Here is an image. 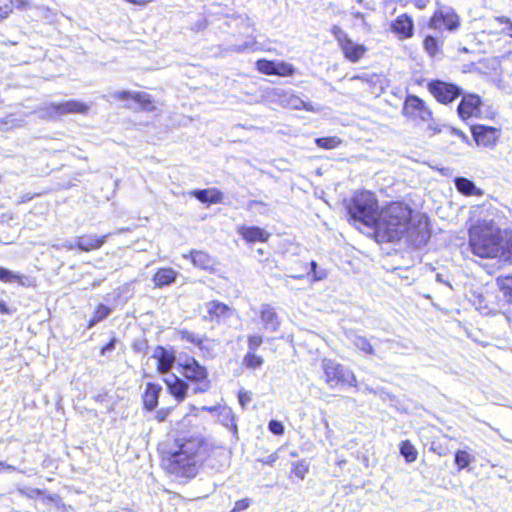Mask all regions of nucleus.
Returning <instances> with one entry per match:
<instances>
[{"label":"nucleus","mask_w":512,"mask_h":512,"mask_svg":"<svg viewBox=\"0 0 512 512\" xmlns=\"http://www.w3.org/2000/svg\"><path fill=\"white\" fill-rule=\"evenodd\" d=\"M412 210L406 204L394 202L382 209L377 217L374 228L383 233L389 241L399 240L407 234L416 246L425 245L430 238L428 223L419 221L413 228L411 221Z\"/></svg>","instance_id":"nucleus-1"},{"label":"nucleus","mask_w":512,"mask_h":512,"mask_svg":"<svg viewBox=\"0 0 512 512\" xmlns=\"http://www.w3.org/2000/svg\"><path fill=\"white\" fill-rule=\"evenodd\" d=\"M199 448L200 442L196 439L177 440L172 448L163 452L162 465L176 478H194L198 473Z\"/></svg>","instance_id":"nucleus-2"},{"label":"nucleus","mask_w":512,"mask_h":512,"mask_svg":"<svg viewBox=\"0 0 512 512\" xmlns=\"http://www.w3.org/2000/svg\"><path fill=\"white\" fill-rule=\"evenodd\" d=\"M501 229L493 219H478L469 228V246L480 258H497L501 252Z\"/></svg>","instance_id":"nucleus-3"},{"label":"nucleus","mask_w":512,"mask_h":512,"mask_svg":"<svg viewBox=\"0 0 512 512\" xmlns=\"http://www.w3.org/2000/svg\"><path fill=\"white\" fill-rule=\"evenodd\" d=\"M347 211L354 221L374 227L379 214L378 201L372 192L358 191L347 204Z\"/></svg>","instance_id":"nucleus-4"},{"label":"nucleus","mask_w":512,"mask_h":512,"mask_svg":"<svg viewBox=\"0 0 512 512\" xmlns=\"http://www.w3.org/2000/svg\"><path fill=\"white\" fill-rule=\"evenodd\" d=\"M89 106L78 100H68L62 103H46L37 109L41 119L56 120L68 114H87Z\"/></svg>","instance_id":"nucleus-5"},{"label":"nucleus","mask_w":512,"mask_h":512,"mask_svg":"<svg viewBox=\"0 0 512 512\" xmlns=\"http://www.w3.org/2000/svg\"><path fill=\"white\" fill-rule=\"evenodd\" d=\"M322 369L325 375V382L330 388L337 385L357 386V379L354 373L334 360L324 359Z\"/></svg>","instance_id":"nucleus-6"},{"label":"nucleus","mask_w":512,"mask_h":512,"mask_svg":"<svg viewBox=\"0 0 512 512\" xmlns=\"http://www.w3.org/2000/svg\"><path fill=\"white\" fill-rule=\"evenodd\" d=\"M182 367L184 377L196 383L194 393H203L209 390L210 382L207 380V370L200 365L194 358H187L184 363L179 364Z\"/></svg>","instance_id":"nucleus-7"},{"label":"nucleus","mask_w":512,"mask_h":512,"mask_svg":"<svg viewBox=\"0 0 512 512\" xmlns=\"http://www.w3.org/2000/svg\"><path fill=\"white\" fill-rule=\"evenodd\" d=\"M331 33L335 37L345 58L349 61L356 63L364 56L367 50L366 47L355 43L341 27L334 25L331 29Z\"/></svg>","instance_id":"nucleus-8"},{"label":"nucleus","mask_w":512,"mask_h":512,"mask_svg":"<svg viewBox=\"0 0 512 512\" xmlns=\"http://www.w3.org/2000/svg\"><path fill=\"white\" fill-rule=\"evenodd\" d=\"M428 89L437 101L443 104H449L462 95V89L460 87L440 80L430 82Z\"/></svg>","instance_id":"nucleus-9"},{"label":"nucleus","mask_w":512,"mask_h":512,"mask_svg":"<svg viewBox=\"0 0 512 512\" xmlns=\"http://www.w3.org/2000/svg\"><path fill=\"white\" fill-rule=\"evenodd\" d=\"M442 25L449 31H454L459 27V17L452 8L436 10L431 17L429 22L430 28L440 29Z\"/></svg>","instance_id":"nucleus-10"},{"label":"nucleus","mask_w":512,"mask_h":512,"mask_svg":"<svg viewBox=\"0 0 512 512\" xmlns=\"http://www.w3.org/2000/svg\"><path fill=\"white\" fill-rule=\"evenodd\" d=\"M256 67L259 72L266 75H278V76H291L294 74V67L284 61H270L266 59H260L256 62Z\"/></svg>","instance_id":"nucleus-11"},{"label":"nucleus","mask_w":512,"mask_h":512,"mask_svg":"<svg viewBox=\"0 0 512 512\" xmlns=\"http://www.w3.org/2000/svg\"><path fill=\"white\" fill-rule=\"evenodd\" d=\"M471 131L476 144L483 147H494L500 136L498 129L485 125H474Z\"/></svg>","instance_id":"nucleus-12"},{"label":"nucleus","mask_w":512,"mask_h":512,"mask_svg":"<svg viewBox=\"0 0 512 512\" xmlns=\"http://www.w3.org/2000/svg\"><path fill=\"white\" fill-rule=\"evenodd\" d=\"M481 98L476 94L463 95L457 113L462 120L480 114Z\"/></svg>","instance_id":"nucleus-13"},{"label":"nucleus","mask_w":512,"mask_h":512,"mask_svg":"<svg viewBox=\"0 0 512 512\" xmlns=\"http://www.w3.org/2000/svg\"><path fill=\"white\" fill-rule=\"evenodd\" d=\"M279 102L283 107L295 109V110H306L309 112H319L320 107H314L310 102L302 100L299 96L292 92L282 91L278 94Z\"/></svg>","instance_id":"nucleus-14"},{"label":"nucleus","mask_w":512,"mask_h":512,"mask_svg":"<svg viewBox=\"0 0 512 512\" xmlns=\"http://www.w3.org/2000/svg\"><path fill=\"white\" fill-rule=\"evenodd\" d=\"M405 110L413 117H418L423 121H428L432 116V113L425 105V102L414 95L407 97L405 101Z\"/></svg>","instance_id":"nucleus-15"},{"label":"nucleus","mask_w":512,"mask_h":512,"mask_svg":"<svg viewBox=\"0 0 512 512\" xmlns=\"http://www.w3.org/2000/svg\"><path fill=\"white\" fill-rule=\"evenodd\" d=\"M112 97L125 101L127 99H133L136 103L140 104L141 108L146 111L154 110V106L152 104L150 95L144 92H135L131 93L128 91H117L112 94Z\"/></svg>","instance_id":"nucleus-16"},{"label":"nucleus","mask_w":512,"mask_h":512,"mask_svg":"<svg viewBox=\"0 0 512 512\" xmlns=\"http://www.w3.org/2000/svg\"><path fill=\"white\" fill-rule=\"evenodd\" d=\"M260 319L263 328L269 332H276L280 327V319L274 307L270 304L261 305Z\"/></svg>","instance_id":"nucleus-17"},{"label":"nucleus","mask_w":512,"mask_h":512,"mask_svg":"<svg viewBox=\"0 0 512 512\" xmlns=\"http://www.w3.org/2000/svg\"><path fill=\"white\" fill-rule=\"evenodd\" d=\"M112 234L113 233H108L101 237H99L95 234L79 236L76 241V246L78 249H80L81 251H84V252L97 250L104 245L107 238L109 236H111Z\"/></svg>","instance_id":"nucleus-18"},{"label":"nucleus","mask_w":512,"mask_h":512,"mask_svg":"<svg viewBox=\"0 0 512 512\" xmlns=\"http://www.w3.org/2000/svg\"><path fill=\"white\" fill-rule=\"evenodd\" d=\"M164 382L167 385L170 394L173 395L178 402L185 399L188 384L184 380L174 374H170L164 378Z\"/></svg>","instance_id":"nucleus-19"},{"label":"nucleus","mask_w":512,"mask_h":512,"mask_svg":"<svg viewBox=\"0 0 512 512\" xmlns=\"http://www.w3.org/2000/svg\"><path fill=\"white\" fill-rule=\"evenodd\" d=\"M391 29L401 39L410 38L413 36V20L407 14H402L392 22Z\"/></svg>","instance_id":"nucleus-20"},{"label":"nucleus","mask_w":512,"mask_h":512,"mask_svg":"<svg viewBox=\"0 0 512 512\" xmlns=\"http://www.w3.org/2000/svg\"><path fill=\"white\" fill-rule=\"evenodd\" d=\"M207 315L204 316L205 320L219 321L220 319L228 318L232 315V309L220 301H210L206 303Z\"/></svg>","instance_id":"nucleus-21"},{"label":"nucleus","mask_w":512,"mask_h":512,"mask_svg":"<svg viewBox=\"0 0 512 512\" xmlns=\"http://www.w3.org/2000/svg\"><path fill=\"white\" fill-rule=\"evenodd\" d=\"M153 358L157 359V369L162 374L168 373L175 362V356L161 346L156 347Z\"/></svg>","instance_id":"nucleus-22"},{"label":"nucleus","mask_w":512,"mask_h":512,"mask_svg":"<svg viewBox=\"0 0 512 512\" xmlns=\"http://www.w3.org/2000/svg\"><path fill=\"white\" fill-rule=\"evenodd\" d=\"M238 233L248 242H267L270 234L264 229L256 226H241Z\"/></svg>","instance_id":"nucleus-23"},{"label":"nucleus","mask_w":512,"mask_h":512,"mask_svg":"<svg viewBox=\"0 0 512 512\" xmlns=\"http://www.w3.org/2000/svg\"><path fill=\"white\" fill-rule=\"evenodd\" d=\"M346 338L354 345L355 348L361 352L369 355H375V350L370 341L362 335H359L354 330H348L345 332Z\"/></svg>","instance_id":"nucleus-24"},{"label":"nucleus","mask_w":512,"mask_h":512,"mask_svg":"<svg viewBox=\"0 0 512 512\" xmlns=\"http://www.w3.org/2000/svg\"><path fill=\"white\" fill-rule=\"evenodd\" d=\"M162 388L160 385L148 383L143 395V404L147 410H153L158 405L159 394Z\"/></svg>","instance_id":"nucleus-25"},{"label":"nucleus","mask_w":512,"mask_h":512,"mask_svg":"<svg viewBox=\"0 0 512 512\" xmlns=\"http://www.w3.org/2000/svg\"><path fill=\"white\" fill-rule=\"evenodd\" d=\"M456 189L465 196H482L484 193L480 188H477L473 181L465 177H456L454 180Z\"/></svg>","instance_id":"nucleus-26"},{"label":"nucleus","mask_w":512,"mask_h":512,"mask_svg":"<svg viewBox=\"0 0 512 512\" xmlns=\"http://www.w3.org/2000/svg\"><path fill=\"white\" fill-rule=\"evenodd\" d=\"M218 421L224 425L228 430L232 431L234 435L237 434V424L235 420V415L232 409L228 406H222L218 409L217 413Z\"/></svg>","instance_id":"nucleus-27"},{"label":"nucleus","mask_w":512,"mask_h":512,"mask_svg":"<svg viewBox=\"0 0 512 512\" xmlns=\"http://www.w3.org/2000/svg\"><path fill=\"white\" fill-rule=\"evenodd\" d=\"M191 194L202 203L212 204L221 202L223 197V194L217 189L194 190Z\"/></svg>","instance_id":"nucleus-28"},{"label":"nucleus","mask_w":512,"mask_h":512,"mask_svg":"<svg viewBox=\"0 0 512 512\" xmlns=\"http://www.w3.org/2000/svg\"><path fill=\"white\" fill-rule=\"evenodd\" d=\"M190 257L194 266L204 270H210L215 265L214 258L204 251H191Z\"/></svg>","instance_id":"nucleus-29"},{"label":"nucleus","mask_w":512,"mask_h":512,"mask_svg":"<svg viewBox=\"0 0 512 512\" xmlns=\"http://www.w3.org/2000/svg\"><path fill=\"white\" fill-rule=\"evenodd\" d=\"M176 277L177 273L172 268H161L155 273L153 281L156 286L163 287L172 284Z\"/></svg>","instance_id":"nucleus-30"},{"label":"nucleus","mask_w":512,"mask_h":512,"mask_svg":"<svg viewBox=\"0 0 512 512\" xmlns=\"http://www.w3.org/2000/svg\"><path fill=\"white\" fill-rule=\"evenodd\" d=\"M399 451L407 463L416 461L418 457L417 449L409 440H404L400 443Z\"/></svg>","instance_id":"nucleus-31"},{"label":"nucleus","mask_w":512,"mask_h":512,"mask_svg":"<svg viewBox=\"0 0 512 512\" xmlns=\"http://www.w3.org/2000/svg\"><path fill=\"white\" fill-rule=\"evenodd\" d=\"M27 277L21 276L11 270L0 267V281L5 283L18 282L20 285H26Z\"/></svg>","instance_id":"nucleus-32"},{"label":"nucleus","mask_w":512,"mask_h":512,"mask_svg":"<svg viewBox=\"0 0 512 512\" xmlns=\"http://www.w3.org/2000/svg\"><path fill=\"white\" fill-rule=\"evenodd\" d=\"M497 258L503 261L512 260V235L506 237L501 235V252Z\"/></svg>","instance_id":"nucleus-33"},{"label":"nucleus","mask_w":512,"mask_h":512,"mask_svg":"<svg viewBox=\"0 0 512 512\" xmlns=\"http://www.w3.org/2000/svg\"><path fill=\"white\" fill-rule=\"evenodd\" d=\"M315 143L318 147L331 150L342 144V140L337 136L316 138Z\"/></svg>","instance_id":"nucleus-34"},{"label":"nucleus","mask_w":512,"mask_h":512,"mask_svg":"<svg viewBox=\"0 0 512 512\" xmlns=\"http://www.w3.org/2000/svg\"><path fill=\"white\" fill-rule=\"evenodd\" d=\"M455 464L459 470L467 468L471 462L474 461V457L465 450H457L455 452Z\"/></svg>","instance_id":"nucleus-35"},{"label":"nucleus","mask_w":512,"mask_h":512,"mask_svg":"<svg viewBox=\"0 0 512 512\" xmlns=\"http://www.w3.org/2000/svg\"><path fill=\"white\" fill-rule=\"evenodd\" d=\"M264 360L254 352H248L243 358V364L249 369H257L262 366Z\"/></svg>","instance_id":"nucleus-36"},{"label":"nucleus","mask_w":512,"mask_h":512,"mask_svg":"<svg viewBox=\"0 0 512 512\" xmlns=\"http://www.w3.org/2000/svg\"><path fill=\"white\" fill-rule=\"evenodd\" d=\"M497 283L505 295L512 297V274L499 277Z\"/></svg>","instance_id":"nucleus-37"},{"label":"nucleus","mask_w":512,"mask_h":512,"mask_svg":"<svg viewBox=\"0 0 512 512\" xmlns=\"http://www.w3.org/2000/svg\"><path fill=\"white\" fill-rule=\"evenodd\" d=\"M181 338L183 340H186L192 344H195L197 346H199L200 348H202V343H203V340H204V337L198 335V334H194L192 332H189L187 330H184V331H181Z\"/></svg>","instance_id":"nucleus-38"},{"label":"nucleus","mask_w":512,"mask_h":512,"mask_svg":"<svg viewBox=\"0 0 512 512\" xmlns=\"http://www.w3.org/2000/svg\"><path fill=\"white\" fill-rule=\"evenodd\" d=\"M255 44H256L255 38L250 36L248 38V40H246L243 44L230 46L228 48V51L241 53V52H244L246 50L252 49Z\"/></svg>","instance_id":"nucleus-39"},{"label":"nucleus","mask_w":512,"mask_h":512,"mask_svg":"<svg viewBox=\"0 0 512 512\" xmlns=\"http://www.w3.org/2000/svg\"><path fill=\"white\" fill-rule=\"evenodd\" d=\"M308 472V467L304 461H298L293 463L292 473L295 474L300 479H304L306 473Z\"/></svg>","instance_id":"nucleus-40"},{"label":"nucleus","mask_w":512,"mask_h":512,"mask_svg":"<svg viewBox=\"0 0 512 512\" xmlns=\"http://www.w3.org/2000/svg\"><path fill=\"white\" fill-rule=\"evenodd\" d=\"M109 314H110V309L107 306H105L103 304L99 305L97 310H96V312H95V316H94L90 326H92L96 322H99V321L103 320Z\"/></svg>","instance_id":"nucleus-41"},{"label":"nucleus","mask_w":512,"mask_h":512,"mask_svg":"<svg viewBox=\"0 0 512 512\" xmlns=\"http://www.w3.org/2000/svg\"><path fill=\"white\" fill-rule=\"evenodd\" d=\"M424 48L430 55H435L437 52V40L432 36H427L424 40Z\"/></svg>","instance_id":"nucleus-42"},{"label":"nucleus","mask_w":512,"mask_h":512,"mask_svg":"<svg viewBox=\"0 0 512 512\" xmlns=\"http://www.w3.org/2000/svg\"><path fill=\"white\" fill-rule=\"evenodd\" d=\"M263 342V339L260 335L254 334L250 335L247 339L248 343V352H254Z\"/></svg>","instance_id":"nucleus-43"},{"label":"nucleus","mask_w":512,"mask_h":512,"mask_svg":"<svg viewBox=\"0 0 512 512\" xmlns=\"http://www.w3.org/2000/svg\"><path fill=\"white\" fill-rule=\"evenodd\" d=\"M12 13V4L8 0H0V21L6 19Z\"/></svg>","instance_id":"nucleus-44"},{"label":"nucleus","mask_w":512,"mask_h":512,"mask_svg":"<svg viewBox=\"0 0 512 512\" xmlns=\"http://www.w3.org/2000/svg\"><path fill=\"white\" fill-rule=\"evenodd\" d=\"M495 20L501 24L507 25L502 30V33L512 38V21H511V19L506 16H499V17H496Z\"/></svg>","instance_id":"nucleus-45"},{"label":"nucleus","mask_w":512,"mask_h":512,"mask_svg":"<svg viewBox=\"0 0 512 512\" xmlns=\"http://www.w3.org/2000/svg\"><path fill=\"white\" fill-rule=\"evenodd\" d=\"M268 429L274 435H282L284 433V426L281 422L277 420H271L268 424Z\"/></svg>","instance_id":"nucleus-46"},{"label":"nucleus","mask_w":512,"mask_h":512,"mask_svg":"<svg viewBox=\"0 0 512 512\" xmlns=\"http://www.w3.org/2000/svg\"><path fill=\"white\" fill-rule=\"evenodd\" d=\"M15 126H19V124L15 123V120L12 118V115L0 119V131L8 130Z\"/></svg>","instance_id":"nucleus-47"},{"label":"nucleus","mask_w":512,"mask_h":512,"mask_svg":"<svg viewBox=\"0 0 512 512\" xmlns=\"http://www.w3.org/2000/svg\"><path fill=\"white\" fill-rule=\"evenodd\" d=\"M19 493L25 497L34 499L42 494V491L35 488H22L19 489Z\"/></svg>","instance_id":"nucleus-48"},{"label":"nucleus","mask_w":512,"mask_h":512,"mask_svg":"<svg viewBox=\"0 0 512 512\" xmlns=\"http://www.w3.org/2000/svg\"><path fill=\"white\" fill-rule=\"evenodd\" d=\"M249 506H250V499L244 498V499L236 501L234 508L231 512H239V511L247 509Z\"/></svg>","instance_id":"nucleus-49"},{"label":"nucleus","mask_w":512,"mask_h":512,"mask_svg":"<svg viewBox=\"0 0 512 512\" xmlns=\"http://www.w3.org/2000/svg\"><path fill=\"white\" fill-rule=\"evenodd\" d=\"M8 3L12 4V9L15 7L19 10H26L30 7L28 0H8Z\"/></svg>","instance_id":"nucleus-50"},{"label":"nucleus","mask_w":512,"mask_h":512,"mask_svg":"<svg viewBox=\"0 0 512 512\" xmlns=\"http://www.w3.org/2000/svg\"><path fill=\"white\" fill-rule=\"evenodd\" d=\"M238 400L242 408H244L251 401V396L249 392L240 391L238 394Z\"/></svg>","instance_id":"nucleus-51"},{"label":"nucleus","mask_w":512,"mask_h":512,"mask_svg":"<svg viewBox=\"0 0 512 512\" xmlns=\"http://www.w3.org/2000/svg\"><path fill=\"white\" fill-rule=\"evenodd\" d=\"M116 339L112 338L109 343H107L104 347L101 349V354L106 355L108 352H111L115 349Z\"/></svg>","instance_id":"nucleus-52"},{"label":"nucleus","mask_w":512,"mask_h":512,"mask_svg":"<svg viewBox=\"0 0 512 512\" xmlns=\"http://www.w3.org/2000/svg\"><path fill=\"white\" fill-rule=\"evenodd\" d=\"M0 313L4 315H10L13 313V311L8 307L6 302L2 299H0Z\"/></svg>","instance_id":"nucleus-53"},{"label":"nucleus","mask_w":512,"mask_h":512,"mask_svg":"<svg viewBox=\"0 0 512 512\" xmlns=\"http://www.w3.org/2000/svg\"><path fill=\"white\" fill-rule=\"evenodd\" d=\"M429 2L430 0H414V5L418 9L423 10L428 6Z\"/></svg>","instance_id":"nucleus-54"},{"label":"nucleus","mask_w":512,"mask_h":512,"mask_svg":"<svg viewBox=\"0 0 512 512\" xmlns=\"http://www.w3.org/2000/svg\"><path fill=\"white\" fill-rule=\"evenodd\" d=\"M311 272L314 274V277L316 280H321L323 278L322 275H318L317 272H316V268H317V263L315 261H312L311 262Z\"/></svg>","instance_id":"nucleus-55"},{"label":"nucleus","mask_w":512,"mask_h":512,"mask_svg":"<svg viewBox=\"0 0 512 512\" xmlns=\"http://www.w3.org/2000/svg\"><path fill=\"white\" fill-rule=\"evenodd\" d=\"M62 247L67 249V250H73V249L77 248L76 243H74L72 241H65L62 244Z\"/></svg>","instance_id":"nucleus-56"},{"label":"nucleus","mask_w":512,"mask_h":512,"mask_svg":"<svg viewBox=\"0 0 512 512\" xmlns=\"http://www.w3.org/2000/svg\"><path fill=\"white\" fill-rule=\"evenodd\" d=\"M221 406H204L202 407V410L208 411L210 413H215L217 415L218 409H220Z\"/></svg>","instance_id":"nucleus-57"},{"label":"nucleus","mask_w":512,"mask_h":512,"mask_svg":"<svg viewBox=\"0 0 512 512\" xmlns=\"http://www.w3.org/2000/svg\"><path fill=\"white\" fill-rule=\"evenodd\" d=\"M277 458L278 457L276 454H271L267 457V459L264 461V463L267 465H272L277 460Z\"/></svg>","instance_id":"nucleus-58"},{"label":"nucleus","mask_w":512,"mask_h":512,"mask_svg":"<svg viewBox=\"0 0 512 512\" xmlns=\"http://www.w3.org/2000/svg\"><path fill=\"white\" fill-rule=\"evenodd\" d=\"M351 14L356 18L363 21V24H366L364 14L359 11H352Z\"/></svg>","instance_id":"nucleus-59"},{"label":"nucleus","mask_w":512,"mask_h":512,"mask_svg":"<svg viewBox=\"0 0 512 512\" xmlns=\"http://www.w3.org/2000/svg\"><path fill=\"white\" fill-rule=\"evenodd\" d=\"M46 499L50 502H58L60 500L59 496L54 494V495H49L46 497Z\"/></svg>","instance_id":"nucleus-60"},{"label":"nucleus","mask_w":512,"mask_h":512,"mask_svg":"<svg viewBox=\"0 0 512 512\" xmlns=\"http://www.w3.org/2000/svg\"><path fill=\"white\" fill-rule=\"evenodd\" d=\"M436 280H437L438 282H440V283H443V284H446V285L450 286V284H449L448 282H446V281L443 279V276H442L441 274H439V273L436 275Z\"/></svg>","instance_id":"nucleus-61"},{"label":"nucleus","mask_w":512,"mask_h":512,"mask_svg":"<svg viewBox=\"0 0 512 512\" xmlns=\"http://www.w3.org/2000/svg\"><path fill=\"white\" fill-rule=\"evenodd\" d=\"M454 133H455L456 135H458L459 137H461L463 140H466V139H467V136H466L463 132H461V131L454 130Z\"/></svg>","instance_id":"nucleus-62"},{"label":"nucleus","mask_w":512,"mask_h":512,"mask_svg":"<svg viewBox=\"0 0 512 512\" xmlns=\"http://www.w3.org/2000/svg\"><path fill=\"white\" fill-rule=\"evenodd\" d=\"M126 1L129 3H132V4H138V5L144 4V2L141 0H126Z\"/></svg>","instance_id":"nucleus-63"},{"label":"nucleus","mask_w":512,"mask_h":512,"mask_svg":"<svg viewBox=\"0 0 512 512\" xmlns=\"http://www.w3.org/2000/svg\"><path fill=\"white\" fill-rule=\"evenodd\" d=\"M365 391H367V392H369V393H374V394H376V390H374V389H372V388H370V387H368V386H366V387H365Z\"/></svg>","instance_id":"nucleus-64"}]
</instances>
